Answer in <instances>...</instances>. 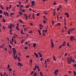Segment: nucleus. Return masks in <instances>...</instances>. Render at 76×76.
<instances>
[{"label":"nucleus","instance_id":"1","mask_svg":"<svg viewBox=\"0 0 76 76\" xmlns=\"http://www.w3.org/2000/svg\"><path fill=\"white\" fill-rule=\"evenodd\" d=\"M67 61L68 64H71V63L72 61V57H69L67 59Z\"/></svg>","mask_w":76,"mask_h":76},{"label":"nucleus","instance_id":"2","mask_svg":"<svg viewBox=\"0 0 76 76\" xmlns=\"http://www.w3.org/2000/svg\"><path fill=\"white\" fill-rule=\"evenodd\" d=\"M58 69H55V71L54 72V74H55V75L56 76L57 75V74L58 73Z\"/></svg>","mask_w":76,"mask_h":76},{"label":"nucleus","instance_id":"3","mask_svg":"<svg viewBox=\"0 0 76 76\" xmlns=\"http://www.w3.org/2000/svg\"><path fill=\"white\" fill-rule=\"evenodd\" d=\"M74 38H75V37L74 36H71L70 37V39L71 41H73Z\"/></svg>","mask_w":76,"mask_h":76},{"label":"nucleus","instance_id":"4","mask_svg":"<svg viewBox=\"0 0 76 76\" xmlns=\"http://www.w3.org/2000/svg\"><path fill=\"white\" fill-rule=\"evenodd\" d=\"M34 54L35 56H36V57H39V55H38V54H37V53H36V52H34Z\"/></svg>","mask_w":76,"mask_h":76},{"label":"nucleus","instance_id":"5","mask_svg":"<svg viewBox=\"0 0 76 76\" xmlns=\"http://www.w3.org/2000/svg\"><path fill=\"white\" fill-rule=\"evenodd\" d=\"M51 45H52L51 47H52V48H53V47H54V43H53V42H51Z\"/></svg>","mask_w":76,"mask_h":76},{"label":"nucleus","instance_id":"6","mask_svg":"<svg viewBox=\"0 0 76 76\" xmlns=\"http://www.w3.org/2000/svg\"><path fill=\"white\" fill-rule=\"evenodd\" d=\"M65 15L67 16V18H69V13L66 12L65 13Z\"/></svg>","mask_w":76,"mask_h":76},{"label":"nucleus","instance_id":"7","mask_svg":"<svg viewBox=\"0 0 76 76\" xmlns=\"http://www.w3.org/2000/svg\"><path fill=\"white\" fill-rule=\"evenodd\" d=\"M12 51L13 52H16V49H15V48H12Z\"/></svg>","mask_w":76,"mask_h":76},{"label":"nucleus","instance_id":"8","mask_svg":"<svg viewBox=\"0 0 76 76\" xmlns=\"http://www.w3.org/2000/svg\"><path fill=\"white\" fill-rule=\"evenodd\" d=\"M38 54L39 55L40 57H42V54L40 53H38Z\"/></svg>","mask_w":76,"mask_h":76},{"label":"nucleus","instance_id":"9","mask_svg":"<svg viewBox=\"0 0 76 76\" xmlns=\"http://www.w3.org/2000/svg\"><path fill=\"white\" fill-rule=\"evenodd\" d=\"M12 25H13V24H11L10 26V28L9 29H12Z\"/></svg>","mask_w":76,"mask_h":76},{"label":"nucleus","instance_id":"10","mask_svg":"<svg viewBox=\"0 0 76 76\" xmlns=\"http://www.w3.org/2000/svg\"><path fill=\"white\" fill-rule=\"evenodd\" d=\"M19 15H22V14H23V13L22 12H19L18 13Z\"/></svg>","mask_w":76,"mask_h":76},{"label":"nucleus","instance_id":"11","mask_svg":"<svg viewBox=\"0 0 76 76\" xmlns=\"http://www.w3.org/2000/svg\"><path fill=\"white\" fill-rule=\"evenodd\" d=\"M38 32L40 35H41V31L39 30H38Z\"/></svg>","mask_w":76,"mask_h":76},{"label":"nucleus","instance_id":"12","mask_svg":"<svg viewBox=\"0 0 76 76\" xmlns=\"http://www.w3.org/2000/svg\"><path fill=\"white\" fill-rule=\"evenodd\" d=\"M73 73H74V76H76V71H73Z\"/></svg>","mask_w":76,"mask_h":76},{"label":"nucleus","instance_id":"13","mask_svg":"<svg viewBox=\"0 0 76 76\" xmlns=\"http://www.w3.org/2000/svg\"><path fill=\"white\" fill-rule=\"evenodd\" d=\"M9 31L10 35H12V30H10Z\"/></svg>","mask_w":76,"mask_h":76},{"label":"nucleus","instance_id":"14","mask_svg":"<svg viewBox=\"0 0 76 76\" xmlns=\"http://www.w3.org/2000/svg\"><path fill=\"white\" fill-rule=\"evenodd\" d=\"M24 16H25L26 18H28V16L26 14H23Z\"/></svg>","mask_w":76,"mask_h":76},{"label":"nucleus","instance_id":"15","mask_svg":"<svg viewBox=\"0 0 76 76\" xmlns=\"http://www.w3.org/2000/svg\"><path fill=\"white\" fill-rule=\"evenodd\" d=\"M21 34H23V35H25V34H24L23 33V30H21Z\"/></svg>","mask_w":76,"mask_h":76},{"label":"nucleus","instance_id":"16","mask_svg":"<svg viewBox=\"0 0 76 76\" xmlns=\"http://www.w3.org/2000/svg\"><path fill=\"white\" fill-rule=\"evenodd\" d=\"M39 26L40 27H44V26L42 25L41 24H40L39 25Z\"/></svg>","mask_w":76,"mask_h":76},{"label":"nucleus","instance_id":"17","mask_svg":"<svg viewBox=\"0 0 76 76\" xmlns=\"http://www.w3.org/2000/svg\"><path fill=\"white\" fill-rule=\"evenodd\" d=\"M43 13L44 14H45V15H47L48 14V13L45 11H44L43 12Z\"/></svg>","mask_w":76,"mask_h":76},{"label":"nucleus","instance_id":"18","mask_svg":"<svg viewBox=\"0 0 76 76\" xmlns=\"http://www.w3.org/2000/svg\"><path fill=\"white\" fill-rule=\"evenodd\" d=\"M16 29L18 31H19V28H18V27H16Z\"/></svg>","mask_w":76,"mask_h":76},{"label":"nucleus","instance_id":"19","mask_svg":"<svg viewBox=\"0 0 76 76\" xmlns=\"http://www.w3.org/2000/svg\"><path fill=\"white\" fill-rule=\"evenodd\" d=\"M13 56H15L16 54V52H13Z\"/></svg>","mask_w":76,"mask_h":76},{"label":"nucleus","instance_id":"20","mask_svg":"<svg viewBox=\"0 0 76 76\" xmlns=\"http://www.w3.org/2000/svg\"><path fill=\"white\" fill-rule=\"evenodd\" d=\"M53 6H56V2L55 1H54V3L53 4Z\"/></svg>","mask_w":76,"mask_h":76},{"label":"nucleus","instance_id":"21","mask_svg":"<svg viewBox=\"0 0 76 76\" xmlns=\"http://www.w3.org/2000/svg\"><path fill=\"white\" fill-rule=\"evenodd\" d=\"M19 21L21 23H23V21H22V20L20 19L19 20Z\"/></svg>","mask_w":76,"mask_h":76},{"label":"nucleus","instance_id":"22","mask_svg":"<svg viewBox=\"0 0 76 76\" xmlns=\"http://www.w3.org/2000/svg\"><path fill=\"white\" fill-rule=\"evenodd\" d=\"M24 32H27V29L26 28H24Z\"/></svg>","mask_w":76,"mask_h":76},{"label":"nucleus","instance_id":"23","mask_svg":"<svg viewBox=\"0 0 76 76\" xmlns=\"http://www.w3.org/2000/svg\"><path fill=\"white\" fill-rule=\"evenodd\" d=\"M14 13L13 12L11 13H10V16H12L11 15H14Z\"/></svg>","mask_w":76,"mask_h":76},{"label":"nucleus","instance_id":"24","mask_svg":"<svg viewBox=\"0 0 76 76\" xmlns=\"http://www.w3.org/2000/svg\"><path fill=\"white\" fill-rule=\"evenodd\" d=\"M0 7H1V9H2V10H4V8H3V7L1 6V5L0 6Z\"/></svg>","mask_w":76,"mask_h":76},{"label":"nucleus","instance_id":"25","mask_svg":"<svg viewBox=\"0 0 76 76\" xmlns=\"http://www.w3.org/2000/svg\"><path fill=\"white\" fill-rule=\"evenodd\" d=\"M13 57H14V60H16V58H17L16 57V56H13Z\"/></svg>","mask_w":76,"mask_h":76},{"label":"nucleus","instance_id":"26","mask_svg":"<svg viewBox=\"0 0 76 76\" xmlns=\"http://www.w3.org/2000/svg\"><path fill=\"white\" fill-rule=\"evenodd\" d=\"M6 22V20L5 19H4L2 20V22Z\"/></svg>","mask_w":76,"mask_h":76},{"label":"nucleus","instance_id":"27","mask_svg":"<svg viewBox=\"0 0 76 76\" xmlns=\"http://www.w3.org/2000/svg\"><path fill=\"white\" fill-rule=\"evenodd\" d=\"M32 4H35L34 3V1H32Z\"/></svg>","mask_w":76,"mask_h":76},{"label":"nucleus","instance_id":"28","mask_svg":"<svg viewBox=\"0 0 76 76\" xmlns=\"http://www.w3.org/2000/svg\"><path fill=\"white\" fill-rule=\"evenodd\" d=\"M57 25H61V24L60 23H58L57 24Z\"/></svg>","mask_w":76,"mask_h":76},{"label":"nucleus","instance_id":"29","mask_svg":"<svg viewBox=\"0 0 76 76\" xmlns=\"http://www.w3.org/2000/svg\"><path fill=\"white\" fill-rule=\"evenodd\" d=\"M20 63L18 62V66H19V65H20Z\"/></svg>","mask_w":76,"mask_h":76},{"label":"nucleus","instance_id":"30","mask_svg":"<svg viewBox=\"0 0 76 76\" xmlns=\"http://www.w3.org/2000/svg\"><path fill=\"white\" fill-rule=\"evenodd\" d=\"M29 25H30L31 26H33V24H32V23H30Z\"/></svg>","mask_w":76,"mask_h":76},{"label":"nucleus","instance_id":"31","mask_svg":"<svg viewBox=\"0 0 76 76\" xmlns=\"http://www.w3.org/2000/svg\"><path fill=\"white\" fill-rule=\"evenodd\" d=\"M6 14L7 16H9V13H8V12H6Z\"/></svg>","mask_w":76,"mask_h":76},{"label":"nucleus","instance_id":"32","mask_svg":"<svg viewBox=\"0 0 76 76\" xmlns=\"http://www.w3.org/2000/svg\"><path fill=\"white\" fill-rule=\"evenodd\" d=\"M36 67L37 68V69H39V67L38 66H36Z\"/></svg>","mask_w":76,"mask_h":76},{"label":"nucleus","instance_id":"33","mask_svg":"<svg viewBox=\"0 0 76 76\" xmlns=\"http://www.w3.org/2000/svg\"><path fill=\"white\" fill-rule=\"evenodd\" d=\"M61 47H62V46H61V45L59 47L58 49H60V48H61Z\"/></svg>","mask_w":76,"mask_h":76},{"label":"nucleus","instance_id":"34","mask_svg":"<svg viewBox=\"0 0 76 76\" xmlns=\"http://www.w3.org/2000/svg\"><path fill=\"white\" fill-rule=\"evenodd\" d=\"M9 70L10 71V72H11L12 70V69L10 68L9 69Z\"/></svg>","mask_w":76,"mask_h":76},{"label":"nucleus","instance_id":"35","mask_svg":"<svg viewBox=\"0 0 76 76\" xmlns=\"http://www.w3.org/2000/svg\"><path fill=\"white\" fill-rule=\"evenodd\" d=\"M37 16H39V13H38L37 14Z\"/></svg>","mask_w":76,"mask_h":76},{"label":"nucleus","instance_id":"36","mask_svg":"<svg viewBox=\"0 0 76 76\" xmlns=\"http://www.w3.org/2000/svg\"><path fill=\"white\" fill-rule=\"evenodd\" d=\"M54 20H52V23L53 25H54Z\"/></svg>","mask_w":76,"mask_h":76},{"label":"nucleus","instance_id":"37","mask_svg":"<svg viewBox=\"0 0 76 76\" xmlns=\"http://www.w3.org/2000/svg\"><path fill=\"white\" fill-rule=\"evenodd\" d=\"M3 29H4H4H6V28L4 27V26H3Z\"/></svg>","mask_w":76,"mask_h":76},{"label":"nucleus","instance_id":"38","mask_svg":"<svg viewBox=\"0 0 76 76\" xmlns=\"http://www.w3.org/2000/svg\"><path fill=\"white\" fill-rule=\"evenodd\" d=\"M35 46H36V44H35L34 43L33 44V47H35Z\"/></svg>","mask_w":76,"mask_h":76},{"label":"nucleus","instance_id":"39","mask_svg":"<svg viewBox=\"0 0 76 76\" xmlns=\"http://www.w3.org/2000/svg\"><path fill=\"white\" fill-rule=\"evenodd\" d=\"M25 50H27L28 49V48H27V47L26 46L24 48Z\"/></svg>","mask_w":76,"mask_h":76},{"label":"nucleus","instance_id":"40","mask_svg":"<svg viewBox=\"0 0 76 76\" xmlns=\"http://www.w3.org/2000/svg\"><path fill=\"white\" fill-rule=\"evenodd\" d=\"M73 66H74V67H76V64H73Z\"/></svg>","mask_w":76,"mask_h":76},{"label":"nucleus","instance_id":"41","mask_svg":"<svg viewBox=\"0 0 76 76\" xmlns=\"http://www.w3.org/2000/svg\"><path fill=\"white\" fill-rule=\"evenodd\" d=\"M25 10L24 9L22 10V12H23V13H24V12H25Z\"/></svg>","mask_w":76,"mask_h":76},{"label":"nucleus","instance_id":"42","mask_svg":"<svg viewBox=\"0 0 76 76\" xmlns=\"http://www.w3.org/2000/svg\"><path fill=\"white\" fill-rule=\"evenodd\" d=\"M9 67H10V65H8V67H7L8 69H9Z\"/></svg>","mask_w":76,"mask_h":76},{"label":"nucleus","instance_id":"43","mask_svg":"<svg viewBox=\"0 0 76 76\" xmlns=\"http://www.w3.org/2000/svg\"><path fill=\"white\" fill-rule=\"evenodd\" d=\"M1 13H3V11L0 10V14H1Z\"/></svg>","mask_w":76,"mask_h":76},{"label":"nucleus","instance_id":"44","mask_svg":"<svg viewBox=\"0 0 76 76\" xmlns=\"http://www.w3.org/2000/svg\"><path fill=\"white\" fill-rule=\"evenodd\" d=\"M10 44H11V45H13V43L12 42V41H10Z\"/></svg>","mask_w":76,"mask_h":76},{"label":"nucleus","instance_id":"45","mask_svg":"<svg viewBox=\"0 0 76 76\" xmlns=\"http://www.w3.org/2000/svg\"><path fill=\"white\" fill-rule=\"evenodd\" d=\"M53 15L54 16H55V15H56V12H53Z\"/></svg>","mask_w":76,"mask_h":76},{"label":"nucleus","instance_id":"46","mask_svg":"<svg viewBox=\"0 0 76 76\" xmlns=\"http://www.w3.org/2000/svg\"><path fill=\"white\" fill-rule=\"evenodd\" d=\"M73 28H71L70 29V31H71V32H73Z\"/></svg>","mask_w":76,"mask_h":76},{"label":"nucleus","instance_id":"47","mask_svg":"<svg viewBox=\"0 0 76 76\" xmlns=\"http://www.w3.org/2000/svg\"><path fill=\"white\" fill-rule=\"evenodd\" d=\"M15 25L12 24V28H13L14 27H15Z\"/></svg>","mask_w":76,"mask_h":76},{"label":"nucleus","instance_id":"48","mask_svg":"<svg viewBox=\"0 0 76 76\" xmlns=\"http://www.w3.org/2000/svg\"><path fill=\"white\" fill-rule=\"evenodd\" d=\"M6 73H4V75L3 76H6Z\"/></svg>","mask_w":76,"mask_h":76},{"label":"nucleus","instance_id":"49","mask_svg":"<svg viewBox=\"0 0 76 76\" xmlns=\"http://www.w3.org/2000/svg\"><path fill=\"white\" fill-rule=\"evenodd\" d=\"M63 44H64V45H66V42L64 41L63 42Z\"/></svg>","mask_w":76,"mask_h":76},{"label":"nucleus","instance_id":"50","mask_svg":"<svg viewBox=\"0 0 76 76\" xmlns=\"http://www.w3.org/2000/svg\"><path fill=\"white\" fill-rule=\"evenodd\" d=\"M11 6H12V5H11V4L10 5V7H9V9H10V8H11Z\"/></svg>","mask_w":76,"mask_h":76},{"label":"nucleus","instance_id":"51","mask_svg":"<svg viewBox=\"0 0 76 76\" xmlns=\"http://www.w3.org/2000/svg\"><path fill=\"white\" fill-rule=\"evenodd\" d=\"M47 62H49V61H50V59H47Z\"/></svg>","mask_w":76,"mask_h":76},{"label":"nucleus","instance_id":"52","mask_svg":"<svg viewBox=\"0 0 76 76\" xmlns=\"http://www.w3.org/2000/svg\"><path fill=\"white\" fill-rule=\"evenodd\" d=\"M23 7V5H21V6H20V8H22Z\"/></svg>","mask_w":76,"mask_h":76},{"label":"nucleus","instance_id":"53","mask_svg":"<svg viewBox=\"0 0 76 76\" xmlns=\"http://www.w3.org/2000/svg\"><path fill=\"white\" fill-rule=\"evenodd\" d=\"M14 40V39H13V38H12V42H13V41Z\"/></svg>","mask_w":76,"mask_h":76},{"label":"nucleus","instance_id":"54","mask_svg":"<svg viewBox=\"0 0 76 76\" xmlns=\"http://www.w3.org/2000/svg\"><path fill=\"white\" fill-rule=\"evenodd\" d=\"M29 57V55H27L26 56V58H28Z\"/></svg>","mask_w":76,"mask_h":76},{"label":"nucleus","instance_id":"55","mask_svg":"<svg viewBox=\"0 0 76 76\" xmlns=\"http://www.w3.org/2000/svg\"><path fill=\"white\" fill-rule=\"evenodd\" d=\"M53 60L55 61H56V58H53Z\"/></svg>","mask_w":76,"mask_h":76},{"label":"nucleus","instance_id":"56","mask_svg":"<svg viewBox=\"0 0 76 76\" xmlns=\"http://www.w3.org/2000/svg\"><path fill=\"white\" fill-rule=\"evenodd\" d=\"M29 7V5H28L27 6H26V8H28Z\"/></svg>","mask_w":76,"mask_h":76},{"label":"nucleus","instance_id":"57","mask_svg":"<svg viewBox=\"0 0 76 76\" xmlns=\"http://www.w3.org/2000/svg\"><path fill=\"white\" fill-rule=\"evenodd\" d=\"M43 36H45V34L44 33H42Z\"/></svg>","mask_w":76,"mask_h":76},{"label":"nucleus","instance_id":"58","mask_svg":"<svg viewBox=\"0 0 76 76\" xmlns=\"http://www.w3.org/2000/svg\"><path fill=\"white\" fill-rule=\"evenodd\" d=\"M75 60L74 59H72V62H75Z\"/></svg>","mask_w":76,"mask_h":76},{"label":"nucleus","instance_id":"59","mask_svg":"<svg viewBox=\"0 0 76 76\" xmlns=\"http://www.w3.org/2000/svg\"><path fill=\"white\" fill-rule=\"evenodd\" d=\"M19 4H20V6H21V3H20V2H19Z\"/></svg>","mask_w":76,"mask_h":76},{"label":"nucleus","instance_id":"60","mask_svg":"<svg viewBox=\"0 0 76 76\" xmlns=\"http://www.w3.org/2000/svg\"><path fill=\"white\" fill-rule=\"evenodd\" d=\"M43 23H46V21L45 20H43Z\"/></svg>","mask_w":76,"mask_h":76},{"label":"nucleus","instance_id":"61","mask_svg":"<svg viewBox=\"0 0 76 76\" xmlns=\"http://www.w3.org/2000/svg\"><path fill=\"white\" fill-rule=\"evenodd\" d=\"M19 26V23H17V27H18Z\"/></svg>","mask_w":76,"mask_h":76},{"label":"nucleus","instance_id":"62","mask_svg":"<svg viewBox=\"0 0 76 76\" xmlns=\"http://www.w3.org/2000/svg\"><path fill=\"white\" fill-rule=\"evenodd\" d=\"M30 61L31 62V64H32V60H30Z\"/></svg>","mask_w":76,"mask_h":76},{"label":"nucleus","instance_id":"63","mask_svg":"<svg viewBox=\"0 0 76 76\" xmlns=\"http://www.w3.org/2000/svg\"><path fill=\"white\" fill-rule=\"evenodd\" d=\"M69 43H67V46H69Z\"/></svg>","mask_w":76,"mask_h":76},{"label":"nucleus","instance_id":"64","mask_svg":"<svg viewBox=\"0 0 76 76\" xmlns=\"http://www.w3.org/2000/svg\"><path fill=\"white\" fill-rule=\"evenodd\" d=\"M40 61H42V58H40Z\"/></svg>","mask_w":76,"mask_h":76}]
</instances>
